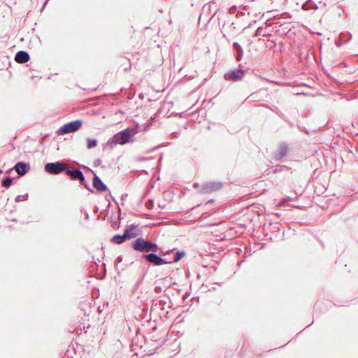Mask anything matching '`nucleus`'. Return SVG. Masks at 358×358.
<instances>
[{
    "label": "nucleus",
    "mask_w": 358,
    "mask_h": 358,
    "mask_svg": "<svg viewBox=\"0 0 358 358\" xmlns=\"http://www.w3.org/2000/svg\"><path fill=\"white\" fill-rule=\"evenodd\" d=\"M223 186V183L220 181H213L203 183L200 190L201 193L208 194L220 189Z\"/></svg>",
    "instance_id": "obj_6"
},
{
    "label": "nucleus",
    "mask_w": 358,
    "mask_h": 358,
    "mask_svg": "<svg viewBox=\"0 0 358 358\" xmlns=\"http://www.w3.org/2000/svg\"><path fill=\"white\" fill-rule=\"evenodd\" d=\"M12 182H13V178H10V177H6L3 179L2 182H1V185L2 186H3L4 187H9L10 186V185L12 184Z\"/></svg>",
    "instance_id": "obj_17"
},
{
    "label": "nucleus",
    "mask_w": 358,
    "mask_h": 358,
    "mask_svg": "<svg viewBox=\"0 0 358 358\" xmlns=\"http://www.w3.org/2000/svg\"><path fill=\"white\" fill-rule=\"evenodd\" d=\"M236 54H237L236 59H237V61H240L243 57V50L241 52H237Z\"/></svg>",
    "instance_id": "obj_23"
},
{
    "label": "nucleus",
    "mask_w": 358,
    "mask_h": 358,
    "mask_svg": "<svg viewBox=\"0 0 358 358\" xmlns=\"http://www.w3.org/2000/svg\"><path fill=\"white\" fill-rule=\"evenodd\" d=\"M101 160L98 159L95 160L94 164H95V166H98L101 164Z\"/></svg>",
    "instance_id": "obj_26"
},
{
    "label": "nucleus",
    "mask_w": 358,
    "mask_h": 358,
    "mask_svg": "<svg viewBox=\"0 0 358 358\" xmlns=\"http://www.w3.org/2000/svg\"><path fill=\"white\" fill-rule=\"evenodd\" d=\"M132 135L127 130H122L113 137V143L115 144L124 145L131 141Z\"/></svg>",
    "instance_id": "obj_5"
},
{
    "label": "nucleus",
    "mask_w": 358,
    "mask_h": 358,
    "mask_svg": "<svg viewBox=\"0 0 358 358\" xmlns=\"http://www.w3.org/2000/svg\"><path fill=\"white\" fill-rule=\"evenodd\" d=\"M122 196H123V198H125V196H127V194H125V196H124V194H122Z\"/></svg>",
    "instance_id": "obj_32"
},
{
    "label": "nucleus",
    "mask_w": 358,
    "mask_h": 358,
    "mask_svg": "<svg viewBox=\"0 0 358 358\" xmlns=\"http://www.w3.org/2000/svg\"><path fill=\"white\" fill-rule=\"evenodd\" d=\"M208 203H213V200H210Z\"/></svg>",
    "instance_id": "obj_35"
},
{
    "label": "nucleus",
    "mask_w": 358,
    "mask_h": 358,
    "mask_svg": "<svg viewBox=\"0 0 358 358\" xmlns=\"http://www.w3.org/2000/svg\"><path fill=\"white\" fill-rule=\"evenodd\" d=\"M29 55L23 50L19 51L16 53L15 60L18 63H25L29 60Z\"/></svg>",
    "instance_id": "obj_10"
},
{
    "label": "nucleus",
    "mask_w": 358,
    "mask_h": 358,
    "mask_svg": "<svg viewBox=\"0 0 358 358\" xmlns=\"http://www.w3.org/2000/svg\"><path fill=\"white\" fill-rule=\"evenodd\" d=\"M173 135H174V136H175V137H178V133L174 132V133H173Z\"/></svg>",
    "instance_id": "obj_29"
},
{
    "label": "nucleus",
    "mask_w": 358,
    "mask_h": 358,
    "mask_svg": "<svg viewBox=\"0 0 358 358\" xmlns=\"http://www.w3.org/2000/svg\"><path fill=\"white\" fill-rule=\"evenodd\" d=\"M129 236V234H123L122 235L115 234L113 236L110 241L116 244H121L128 240L127 237Z\"/></svg>",
    "instance_id": "obj_13"
},
{
    "label": "nucleus",
    "mask_w": 358,
    "mask_h": 358,
    "mask_svg": "<svg viewBox=\"0 0 358 358\" xmlns=\"http://www.w3.org/2000/svg\"><path fill=\"white\" fill-rule=\"evenodd\" d=\"M303 8L304 10L317 9V6L314 1L309 0L303 5Z\"/></svg>",
    "instance_id": "obj_15"
},
{
    "label": "nucleus",
    "mask_w": 358,
    "mask_h": 358,
    "mask_svg": "<svg viewBox=\"0 0 358 358\" xmlns=\"http://www.w3.org/2000/svg\"><path fill=\"white\" fill-rule=\"evenodd\" d=\"M3 173V171L0 169V174Z\"/></svg>",
    "instance_id": "obj_34"
},
{
    "label": "nucleus",
    "mask_w": 358,
    "mask_h": 358,
    "mask_svg": "<svg viewBox=\"0 0 358 358\" xmlns=\"http://www.w3.org/2000/svg\"><path fill=\"white\" fill-rule=\"evenodd\" d=\"M155 292H156L157 293H159V292H162V288H161L160 287H155Z\"/></svg>",
    "instance_id": "obj_27"
},
{
    "label": "nucleus",
    "mask_w": 358,
    "mask_h": 358,
    "mask_svg": "<svg viewBox=\"0 0 358 358\" xmlns=\"http://www.w3.org/2000/svg\"><path fill=\"white\" fill-rule=\"evenodd\" d=\"M245 71L242 69H235L224 75V78L227 80L237 82L241 80L245 76Z\"/></svg>",
    "instance_id": "obj_7"
},
{
    "label": "nucleus",
    "mask_w": 358,
    "mask_h": 358,
    "mask_svg": "<svg viewBox=\"0 0 358 358\" xmlns=\"http://www.w3.org/2000/svg\"><path fill=\"white\" fill-rule=\"evenodd\" d=\"M76 180H78L81 185H83L86 182L83 172L80 173V175Z\"/></svg>",
    "instance_id": "obj_21"
},
{
    "label": "nucleus",
    "mask_w": 358,
    "mask_h": 358,
    "mask_svg": "<svg viewBox=\"0 0 358 358\" xmlns=\"http://www.w3.org/2000/svg\"><path fill=\"white\" fill-rule=\"evenodd\" d=\"M82 124V121L79 120H74L67 124H65L59 129V134L60 135H64L69 133L74 132L81 127Z\"/></svg>",
    "instance_id": "obj_3"
},
{
    "label": "nucleus",
    "mask_w": 358,
    "mask_h": 358,
    "mask_svg": "<svg viewBox=\"0 0 358 358\" xmlns=\"http://www.w3.org/2000/svg\"><path fill=\"white\" fill-rule=\"evenodd\" d=\"M143 257L147 262L153 264L154 265L156 266L171 263V259H169L167 258H162L158 255L153 252L147 255H143Z\"/></svg>",
    "instance_id": "obj_4"
},
{
    "label": "nucleus",
    "mask_w": 358,
    "mask_h": 358,
    "mask_svg": "<svg viewBox=\"0 0 358 358\" xmlns=\"http://www.w3.org/2000/svg\"><path fill=\"white\" fill-rule=\"evenodd\" d=\"M287 145L285 143H281L280 145L278 151L275 154L274 158L277 160H280L287 155Z\"/></svg>",
    "instance_id": "obj_11"
},
{
    "label": "nucleus",
    "mask_w": 358,
    "mask_h": 358,
    "mask_svg": "<svg viewBox=\"0 0 358 358\" xmlns=\"http://www.w3.org/2000/svg\"><path fill=\"white\" fill-rule=\"evenodd\" d=\"M87 147L88 149H92L97 145V141L94 138H87Z\"/></svg>",
    "instance_id": "obj_16"
},
{
    "label": "nucleus",
    "mask_w": 358,
    "mask_h": 358,
    "mask_svg": "<svg viewBox=\"0 0 358 358\" xmlns=\"http://www.w3.org/2000/svg\"><path fill=\"white\" fill-rule=\"evenodd\" d=\"M66 164L62 162L47 163L45 166V171L50 174L57 175L66 170Z\"/></svg>",
    "instance_id": "obj_2"
},
{
    "label": "nucleus",
    "mask_w": 358,
    "mask_h": 358,
    "mask_svg": "<svg viewBox=\"0 0 358 358\" xmlns=\"http://www.w3.org/2000/svg\"><path fill=\"white\" fill-rule=\"evenodd\" d=\"M28 199V194H25L24 195H18L16 199V202H20L21 201H26Z\"/></svg>",
    "instance_id": "obj_19"
},
{
    "label": "nucleus",
    "mask_w": 358,
    "mask_h": 358,
    "mask_svg": "<svg viewBox=\"0 0 358 358\" xmlns=\"http://www.w3.org/2000/svg\"><path fill=\"white\" fill-rule=\"evenodd\" d=\"M185 255V252L184 251H178L173 258L171 261L172 262H178L182 257H183Z\"/></svg>",
    "instance_id": "obj_18"
},
{
    "label": "nucleus",
    "mask_w": 358,
    "mask_h": 358,
    "mask_svg": "<svg viewBox=\"0 0 358 358\" xmlns=\"http://www.w3.org/2000/svg\"><path fill=\"white\" fill-rule=\"evenodd\" d=\"M157 252H159V254L162 256H165L166 253H164L162 248H158V251Z\"/></svg>",
    "instance_id": "obj_24"
},
{
    "label": "nucleus",
    "mask_w": 358,
    "mask_h": 358,
    "mask_svg": "<svg viewBox=\"0 0 358 358\" xmlns=\"http://www.w3.org/2000/svg\"><path fill=\"white\" fill-rule=\"evenodd\" d=\"M197 185H198V183H196V182H195V183L194 184V187H197Z\"/></svg>",
    "instance_id": "obj_30"
},
{
    "label": "nucleus",
    "mask_w": 358,
    "mask_h": 358,
    "mask_svg": "<svg viewBox=\"0 0 358 358\" xmlns=\"http://www.w3.org/2000/svg\"><path fill=\"white\" fill-rule=\"evenodd\" d=\"M87 189L90 190V192H92V190L90 189L89 185L87 183V182H85L83 185Z\"/></svg>",
    "instance_id": "obj_25"
},
{
    "label": "nucleus",
    "mask_w": 358,
    "mask_h": 358,
    "mask_svg": "<svg viewBox=\"0 0 358 358\" xmlns=\"http://www.w3.org/2000/svg\"><path fill=\"white\" fill-rule=\"evenodd\" d=\"M124 232V234H129L128 239L136 238L139 235L138 227L136 225H131V228L125 229Z\"/></svg>",
    "instance_id": "obj_12"
},
{
    "label": "nucleus",
    "mask_w": 358,
    "mask_h": 358,
    "mask_svg": "<svg viewBox=\"0 0 358 358\" xmlns=\"http://www.w3.org/2000/svg\"><path fill=\"white\" fill-rule=\"evenodd\" d=\"M29 169V165L22 162H17L14 166V169L20 176H24L28 172Z\"/></svg>",
    "instance_id": "obj_9"
},
{
    "label": "nucleus",
    "mask_w": 358,
    "mask_h": 358,
    "mask_svg": "<svg viewBox=\"0 0 358 358\" xmlns=\"http://www.w3.org/2000/svg\"><path fill=\"white\" fill-rule=\"evenodd\" d=\"M65 171L66 174L69 176L72 180H76L80 175V173H82L81 171L76 169H70L66 168Z\"/></svg>",
    "instance_id": "obj_14"
},
{
    "label": "nucleus",
    "mask_w": 358,
    "mask_h": 358,
    "mask_svg": "<svg viewBox=\"0 0 358 358\" xmlns=\"http://www.w3.org/2000/svg\"><path fill=\"white\" fill-rule=\"evenodd\" d=\"M122 196H123V198H125V196H127V194H125V196H124V194H122Z\"/></svg>",
    "instance_id": "obj_33"
},
{
    "label": "nucleus",
    "mask_w": 358,
    "mask_h": 358,
    "mask_svg": "<svg viewBox=\"0 0 358 358\" xmlns=\"http://www.w3.org/2000/svg\"><path fill=\"white\" fill-rule=\"evenodd\" d=\"M112 227L114 228V229H117L119 227V224H117V222H114L113 224H112Z\"/></svg>",
    "instance_id": "obj_28"
},
{
    "label": "nucleus",
    "mask_w": 358,
    "mask_h": 358,
    "mask_svg": "<svg viewBox=\"0 0 358 358\" xmlns=\"http://www.w3.org/2000/svg\"><path fill=\"white\" fill-rule=\"evenodd\" d=\"M122 196H123V198H125V196H127V194H125V196H124V194H122Z\"/></svg>",
    "instance_id": "obj_31"
},
{
    "label": "nucleus",
    "mask_w": 358,
    "mask_h": 358,
    "mask_svg": "<svg viewBox=\"0 0 358 358\" xmlns=\"http://www.w3.org/2000/svg\"><path fill=\"white\" fill-rule=\"evenodd\" d=\"M92 183L94 187L96 188V190L100 192H105L108 189L107 186L102 182L100 178L96 175L94 176Z\"/></svg>",
    "instance_id": "obj_8"
},
{
    "label": "nucleus",
    "mask_w": 358,
    "mask_h": 358,
    "mask_svg": "<svg viewBox=\"0 0 358 358\" xmlns=\"http://www.w3.org/2000/svg\"><path fill=\"white\" fill-rule=\"evenodd\" d=\"M132 248L140 252H156L158 251V246L156 243H152L143 238H138L131 243Z\"/></svg>",
    "instance_id": "obj_1"
},
{
    "label": "nucleus",
    "mask_w": 358,
    "mask_h": 358,
    "mask_svg": "<svg viewBox=\"0 0 358 358\" xmlns=\"http://www.w3.org/2000/svg\"><path fill=\"white\" fill-rule=\"evenodd\" d=\"M233 47L235 49V50L237 52H241L243 51L242 47L237 42H234L233 43Z\"/></svg>",
    "instance_id": "obj_20"
},
{
    "label": "nucleus",
    "mask_w": 358,
    "mask_h": 358,
    "mask_svg": "<svg viewBox=\"0 0 358 358\" xmlns=\"http://www.w3.org/2000/svg\"><path fill=\"white\" fill-rule=\"evenodd\" d=\"M145 206L149 208V209H151L153 208L154 206V201L152 200H148L146 203H145Z\"/></svg>",
    "instance_id": "obj_22"
}]
</instances>
